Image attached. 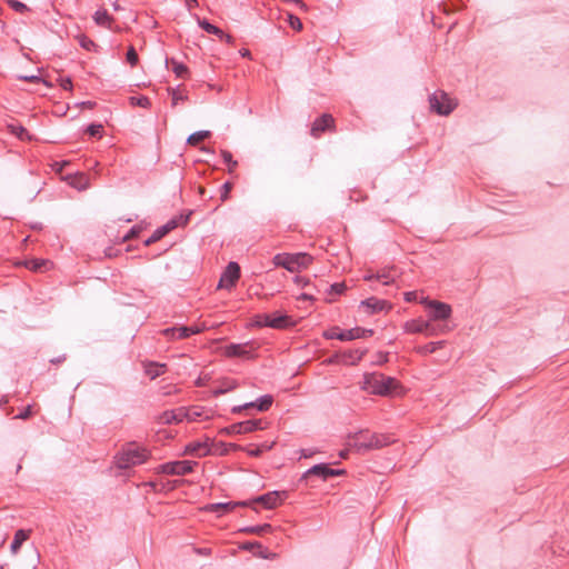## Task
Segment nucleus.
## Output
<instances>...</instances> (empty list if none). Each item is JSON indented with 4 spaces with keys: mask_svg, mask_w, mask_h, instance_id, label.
<instances>
[{
    "mask_svg": "<svg viewBox=\"0 0 569 569\" xmlns=\"http://www.w3.org/2000/svg\"><path fill=\"white\" fill-rule=\"evenodd\" d=\"M400 387L399 382L383 373H366L361 382V388L368 393L378 396H389Z\"/></svg>",
    "mask_w": 569,
    "mask_h": 569,
    "instance_id": "obj_1",
    "label": "nucleus"
},
{
    "mask_svg": "<svg viewBox=\"0 0 569 569\" xmlns=\"http://www.w3.org/2000/svg\"><path fill=\"white\" fill-rule=\"evenodd\" d=\"M149 451L136 442L128 443L117 457V466L120 469H128L141 465L149 458Z\"/></svg>",
    "mask_w": 569,
    "mask_h": 569,
    "instance_id": "obj_2",
    "label": "nucleus"
},
{
    "mask_svg": "<svg viewBox=\"0 0 569 569\" xmlns=\"http://www.w3.org/2000/svg\"><path fill=\"white\" fill-rule=\"evenodd\" d=\"M352 446L358 451H367L371 449H379L385 446L390 445L393 440L387 436L381 433H369L367 431H360L356 433L353 437Z\"/></svg>",
    "mask_w": 569,
    "mask_h": 569,
    "instance_id": "obj_3",
    "label": "nucleus"
},
{
    "mask_svg": "<svg viewBox=\"0 0 569 569\" xmlns=\"http://www.w3.org/2000/svg\"><path fill=\"white\" fill-rule=\"evenodd\" d=\"M313 258L305 252L298 253H279L273 258V263L279 267H283L290 272L298 271L301 268H307Z\"/></svg>",
    "mask_w": 569,
    "mask_h": 569,
    "instance_id": "obj_4",
    "label": "nucleus"
},
{
    "mask_svg": "<svg viewBox=\"0 0 569 569\" xmlns=\"http://www.w3.org/2000/svg\"><path fill=\"white\" fill-rule=\"evenodd\" d=\"M430 109L440 116H449L458 106L443 90H437L429 97Z\"/></svg>",
    "mask_w": 569,
    "mask_h": 569,
    "instance_id": "obj_5",
    "label": "nucleus"
},
{
    "mask_svg": "<svg viewBox=\"0 0 569 569\" xmlns=\"http://www.w3.org/2000/svg\"><path fill=\"white\" fill-rule=\"evenodd\" d=\"M421 302L430 309L428 316L430 320H435L436 322L442 321L449 319L451 316L452 309L448 303L428 299H425Z\"/></svg>",
    "mask_w": 569,
    "mask_h": 569,
    "instance_id": "obj_6",
    "label": "nucleus"
},
{
    "mask_svg": "<svg viewBox=\"0 0 569 569\" xmlns=\"http://www.w3.org/2000/svg\"><path fill=\"white\" fill-rule=\"evenodd\" d=\"M198 462L190 460L166 462L159 467L160 472L166 475L184 476L193 470Z\"/></svg>",
    "mask_w": 569,
    "mask_h": 569,
    "instance_id": "obj_7",
    "label": "nucleus"
},
{
    "mask_svg": "<svg viewBox=\"0 0 569 569\" xmlns=\"http://www.w3.org/2000/svg\"><path fill=\"white\" fill-rule=\"evenodd\" d=\"M239 278H240V267L237 262L231 261L228 263L224 271L222 272L219 283H218V288L230 290L236 286Z\"/></svg>",
    "mask_w": 569,
    "mask_h": 569,
    "instance_id": "obj_8",
    "label": "nucleus"
},
{
    "mask_svg": "<svg viewBox=\"0 0 569 569\" xmlns=\"http://www.w3.org/2000/svg\"><path fill=\"white\" fill-rule=\"evenodd\" d=\"M343 473H345L343 469H332L329 467V465L319 463V465H315L313 467L308 469L303 473L302 479L308 480L309 478L316 476L322 480H328L329 478L337 477V476H340Z\"/></svg>",
    "mask_w": 569,
    "mask_h": 569,
    "instance_id": "obj_9",
    "label": "nucleus"
},
{
    "mask_svg": "<svg viewBox=\"0 0 569 569\" xmlns=\"http://www.w3.org/2000/svg\"><path fill=\"white\" fill-rule=\"evenodd\" d=\"M258 429H263L261 420H247L226 427L221 429L220 433L243 435L256 431Z\"/></svg>",
    "mask_w": 569,
    "mask_h": 569,
    "instance_id": "obj_10",
    "label": "nucleus"
},
{
    "mask_svg": "<svg viewBox=\"0 0 569 569\" xmlns=\"http://www.w3.org/2000/svg\"><path fill=\"white\" fill-rule=\"evenodd\" d=\"M335 128V119L329 113H323L319 118H317L310 130V134L313 138H319L322 132L326 130H332Z\"/></svg>",
    "mask_w": 569,
    "mask_h": 569,
    "instance_id": "obj_11",
    "label": "nucleus"
},
{
    "mask_svg": "<svg viewBox=\"0 0 569 569\" xmlns=\"http://www.w3.org/2000/svg\"><path fill=\"white\" fill-rule=\"evenodd\" d=\"M247 507L249 506V502L241 501V502H217V503H209L207 505L203 510L207 512H216L218 513V517L223 516L227 512H230L234 510L237 507Z\"/></svg>",
    "mask_w": 569,
    "mask_h": 569,
    "instance_id": "obj_12",
    "label": "nucleus"
},
{
    "mask_svg": "<svg viewBox=\"0 0 569 569\" xmlns=\"http://www.w3.org/2000/svg\"><path fill=\"white\" fill-rule=\"evenodd\" d=\"M286 497V492L271 491L257 497L253 502L262 505L267 509H273L282 502Z\"/></svg>",
    "mask_w": 569,
    "mask_h": 569,
    "instance_id": "obj_13",
    "label": "nucleus"
},
{
    "mask_svg": "<svg viewBox=\"0 0 569 569\" xmlns=\"http://www.w3.org/2000/svg\"><path fill=\"white\" fill-rule=\"evenodd\" d=\"M359 331L355 328L341 331L338 327L330 328L323 332L326 339H338L341 341H351L358 339Z\"/></svg>",
    "mask_w": 569,
    "mask_h": 569,
    "instance_id": "obj_14",
    "label": "nucleus"
},
{
    "mask_svg": "<svg viewBox=\"0 0 569 569\" xmlns=\"http://www.w3.org/2000/svg\"><path fill=\"white\" fill-rule=\"evenodd\" d=\"M360 308H363L367 313L373 315L380 311H388L391 308L386 300L378 299L376 297L368 298L360 302Z\"/></svg>",
    "mask_w": 569,
    "mask_h": 569,
    "instance_id": "obj_15",
    "label": "nucleus"
},
{
    "mask_svg": "<svg viewBox=\"0 0 569 569\" xmlns=\"http://www.w3.org/2000/svg\"><path fill=\"white\" fill-rule=\"evenodd\" d=\"M184 453L196 457H204L207 455L212 453V448L210 447V440L206 441H193L186 446Z\"/></svg>",
    "mask_w": 569,
    "mask_h": 569,
    "instance_id": "obj_16",
    "label": "nucleus"
},
{
    "mask_svg": "<svg viewBox=\"0 0 569 569\" xmlns=\"http://www.w3.org/2000/svg\"><path fill=\"white\" fill-rule=\"evenodd\" d=\"M273 402V398L270 395L261 396L257 401L254 402H248L243 406H238L232 409V412H240L243 409L249 408H257L259 411H267Z\"/></svg>",
    "mask_w": 569,
    "mask_h": 569,
    "instance_id": "obj_17",
    "label": "nucleus"
},
{
    "mask_svg": "<svg viewBox=\"0 0 569 569\" xmlns=\"http://www.w3.org/2000/svg\"><path fill=\"white\" fill-rule=\"evenodd\" d=\"M252 350L253 349L249 346V343H243V345L231 343L226 347V356L249 359L252 357Z\"/></svg>",
    "mask_w": 569,
    "mask_h": 569,
    "instance_id": "obj_18",
    "label": "nucleus"
},
{
    "mask_svg": "<svg viewBox=\"0 0 569 569\" xmlns=\"http://www.w3.org/2000/svg\"><path fill=\"white\" fill-rule=\"evenodd\" d=\"M183 415H186L184 408H179L178 410H168L159 416L158 422L162 425L179 423L183 421Z\"/></svg>",
    "mask_w": 569,
    "mask_h": 569,
    "instance_id": "obj_19",
    "label": "nucleus"
},
{
    "mask_svg": "<svg viewBox=\"0 0 569 569\" xmlns=\"http://www.w3.org/2000/svg\"><path fill=\"white\" fill-rule=\"evenodd\" d=\"M295 326V321L287 315L274 313L270 315L268 327L273 329H286Z\"/></svg>",
    "mask_w": 569,
    "mask_h": 569,
    "instance_id": "obj_20",
    "label": "nucleus"
},
{
    "mask_svg": "<svg viewBox=\"0 0 569 569\" xmlns=\"http://www.w3.org/2000/svg\"><path fill=\"white\" fill-rule=\"evenodd\" d=\"M399 273L395 267L383 268L376 273V280L388 286L395 282Z\"/></svg>",
    "mask_w": 569,
    "mask_h": 569,
    "instance_id": "obj_21",
    "label": "nucleus"
},
{
    "mask_svg": "<svg viewBox=\"0 0 569 569\" xmlns=\"http://www.w3.org/2000/svg\"><path fill=\"white\" fill-rule=\"evenodd\" d=\"M365 353H366V350H360V349L343 351V352H341L342 365H356L362 359Z\"/></svg>",
    "mask_w": 569,
    "mask_h": 569,
    "instance_id": "obj_22",
    "label": "nucleus"
},
{
    "mask_svg": "<svg viewBox=\"0 0 569 569\" xmlns=\"http://www.w3.org/2000/svg\"><path fill=\"white\" fill-rule=\"evenodd\" d=\"M30 531L19 529L16 531L13 541L11 542L10 550L16 555L21 548L22 543L29 538Z\"/></svg>",
    "mask_w": 569,
    "mask_h": 569,
    "instance_id": "obj_23",
    "label": "nucleus"
},
{
    "mask_svg": "<svg viewBox=\"0 0 569 569\" xmlns=\"http://www.w3.org/2000/svg\"><path fill=\"white\" fill-rule=\"evenodd\" d=\"M445 345H446L445 340H440V341H436V342H429L427 345L417 347L416 348V352L421 355V356H427V355L433 353L437 350L443 348Z\"/></svg>",
    "mask_w": 569,
    "mask_h": 569,
    "instance_id": "obj_24",
    "label": "nucleus"
},
{
    "mask_svg": "<svg viewBox=\"0 0 569 569\" xmlns=\"http://www.w3.org/2000/svg\"><path fill=\"white\" fill-rule=\"evenodd\" d=\"M7 128L11 134L18 137L20 140H31V136L23 126L19 123H9Z\"/></svg>",
    "mask_w": 569,
    "mask_h": 569,
    "instance_id": "obj_25",
    "label": "nucleus"
},
{
    "mask_svg": "<svg viewBox=\"0 0 569 569\" xmlns=\"http://www.w3.org/2000/svg\"><path fill=\"white\" fill-rule=\"evenodd\" d=\"M166 365L157 363V362H149L144 366V372L148 375L151 379H156L157 377L161 376L164 372Z\"/></svg>",
    "mask_w": 569,
    "mask_h": 569,
    "instance_id": "obj_26",
    "label": "nucleus"
},
{
    "mask_svg": "<svg viewBox=\"0 0 569 569\" xmlns=\"http://www.w3.org/2000/svg\"><path fill=\"white\" fill-rule=\"evenodd\" d=\"M274 442H271V443H268V442H263L259 446H256V447H249V448H243V450L251 457H259L261 456L263 452L266 451H269L272 449Z\"/></svg>",
    "mask_w": 569,
    "mask_h": 569,
    "instance_id": "obj_27",
    "label": "nucleus"
},
{
    "mask_svg": "<svg viewBox=\"0 0 569 569\" xmlns=\"http://www.w3.org/2000/svg\"><path fill=\"white\" fill-rule=\"evenodd\" d=\"M403 330L407 333H422V319H412L403 325Z\"/></svg>",
    "mask_w": 569,
    "mask_h": 569,
    "instance_id": "obj_28",
    "label": "nucleus"
},
{
    "mask_svg": "<svg viewBox=\"0 0 569 569\" xmlns=\"http://www.w3.org/2000/svg\"><path fill=\"white\" fill-rule=\"evenodd\" d=\"M210 136H211V132L208 130L197 131L188 137L187 143L190 146H197L199 142L203 141L204 139L209 138Z\"/></svg>",
    "mask_w": 569,
    "mask_h": 569,
    "instance_id": "obj_29",
    "label": "nucleus"
},
{
    "mask_svg": "<svg viewBox=\"0 0 569 569\" xmlns=\"http://www.w3.org/2000/svg\"><path fill=\"white\" fill-rule=\"evenodd\" d=\"M199 26L208 33L214 34V36L219 37L220 39H222L224 37L223 30H221L220 28L210 23L207 20H199Z\"/></svg>",
    "mask_w": 569,
    "mask_h": 569,
    "instance_id": "obj_30",
    "label": "nucleus"
},
{
    "mask_svg": "<svg viewBox=\"0 0 569 569\" xmlns=\"http://www.w3.org/2000/svg\"><path fill=\"white\" fill-rule=\"evenodd\" d=\"M271 530H272V527L269 523L251 526V527H246V528L241 529L242 532L253 533V535H264L267 532H270Z\"/></svg>",
    "mask_w": 569,
    "mask_h": 569,
    "instance_id": "obj_31",
    "label": "nucleus"
},
{
    "mask_svg": "<svg viewBox=\"0 0 569 569\" xmlns=\"http://www.w3.org/2000/svg\"><path fill=\"white\" fill-rule=\"evenodd\" d=\"M47 264H49V261L43 260V259H32V260L26 261V267L32 271L46 270Z\"/></svg>",
    "mask_w": 569,
    "mask_h": 569,
    "instance_id": "obj_32",
    "label": "nucleus"
},
{
    "mask_svg": "<svg viewBox=\"0 0 569 569\" xmlns=\"http://www.w3.org/2000/svg\"><path fill=\"white\" fill-rule=\"evenodd\" d=\"M171 64H172V71L174 72V74L178 77V78H187L188 74H189V70L187 68L186 64L181 63V62H178L177 60L174 59H171Z\"/></svg>",
    "mask_w": 569,
    "mask_h": 569,
    "instance_id": "obj_33",
    "label": "nucleus"
},
{
    "mask_svg": "<svg viewBox=\"0 0 569 569\" xmlns=\"http://www.w3.org/2000/svg\"><path fill=\"white\" fill-rule=\"evenodd\" d=\"M172 106L176 107L180 101L188 100V96L180 91V86L177 88H169Z\"/></svg>",
    "mask_w": 569,
    "mask_h": 569,
    "instance_id": "obj_34",
    "label": "nucleus"
},
{
    "mask_svg": "<svg viewBox=\"0 0 569 569\" xmlns=\"http://www.w3.org/2000/svg\"><path fill=\"white\" fill-rule=\"evenodd\" d=\"M451 328L447 323H436L433 322L430 328L429 337L439 336L448 333Z\"/></svg>",
    "mask_w": 569,
    "mask_h": 569,
    "instance_id": "obj_35",
    "label": "nucleus"
},
{
    "mask_svg": "<svg viewBox=\"0 0 569 569\" xmlns=\"http://www.w3.org/2000/svg\"><path fill=\"white\" fill-rule=\"evenodd\" d=\"M93 20L99 26H107L112 19L106 10H98L93 16Z\"/></svg>",
    "mask_w": 569,
    "mask_h": 569,
    "instance_id": "obj_36",
    "label": "nucleus"
},
{
    "mask_svg": "<svg viewBox=\"0 0 569 569\" xmlns=\"http://www.w3.org/2000/svg\"><path fill=\"white\" fill-rule=\"evenodd\" d=\"M130 103L132 106H139L141 108H150V106H151L150 99L144 96L130 97Z\"/></svg>",
    "mask_w": 569,
    "mask_h": 569,
    "instance_id": "obj_37",
    "label": "nucleus"
},
{
    "mask_svg": "<svg viewBox=\"0 0 569 569\" xmlns=\"http://www.w3.org/2000/svg\"><path fill=\"white\" fill-rule=\"evenodd\" d=\"M78 40H79V44L81 46V48H83L88 51H92L97 48V44L84 34L79 36Z\"/></svg>",
    "mask_w": 569,
    "mask_h": 569,
    "instance_id": "obj_38",
    "label": "nucleus"
},
{
    "mask_svg": "<svg viewBox=\"0 0 569 569\" xmlns=\"http://www.w3.org/2000/svg\"><path fill=\"white\" fill-rule=\"evenodd\" d=\"M103 131V126L100 123H91L88 126L86 132L91 137L101 138Z\"/></svg>",
    "mask_w": 569,
    "mask_h": 569,
    "instance_id": "obj_39",
    "label": "nucleus"
},
{
    "mask_svg": "<svg viewBox=\"0 0 569 569\" xmlns=\"http://www.w3.org/2000/svg\"><path fill=\"white\" fill-rule=\"evenodd\" d=\"M221 156L224 163L228 164L229 171H232L237 167L238 162L232 159L231 152L228 150H221Z\"/></svg>",
    "mask_w": 569,
    "mask_h": 569,
    "instance_id": "obj_40",
    "label": "nucleus"
},
{
    "mask_svg": "<svg viewBox=\"0 0 569 569\" xmlns=\"http://www.w3.org/2000/svg\"><path fill=\"white\" fill-rule=\"evenodd\" d=\"M7 3L10 6L11 9L19 13H24L29 11V8L19 0H7Z\"/></svg>",
    "mask_w": 569,
    "mask_h": 569,
    "instance_id": "obj_41",
    "label": "nucleus"
},
{
    "mask_svg": "<svg viewBox=\"0 0 569 569\" xmlns=\"http://www.w3.org/2000/svg\"><path fill=\"white\" fill-rule=\"evenodd\" d=\"M126 58L131 67H136L139 61L138 53L133 47L128 49Z\"/></svg>",
    "mask_w": 569,
    "mask_h": 569,
    "instance_id": "obj_42",
    "label": "nucleus"
},
{
    "mask_svg": "<svg viewBox=\"0 0 569 569\" xmlns=\"http://www.w3.org/2000/svg\"><path fill=\"white\" fill-rule=\"evenodd\" d=\"M164 237L160 228H157L153 233L144 241V246H150Z\"/></svg>",
    "mask_w": 569,
    "mask_h": 569,
    "instance_id": "obj_43",
    "label": "nucleus"
},
{
    "mask_svg": "<svg viewBox=\"0 0 569 569\" xmlns=\"http://www.w3.org/2000/svg\"><path fill=\"white\" fill-rule=\"evenodd\" d=\"M184 413H186V415H183L184 419L190 420V421H194L201 416V412L197 408H191V409L184 408Z\"/></svg>",
    "mask_w": 569,
    "mask_h": 569,
    "instance_id": "obj_44",
    "label": "nucleus"
},
{
    "mask_svg": "<svg viewBox=\"0 0 569 569\" xmlns=\"http://www.w3.org/2000/svg\"><path fill=\"white\" fill-rule=\"evenodd\" d=\"M269 321H270V315H268V313L257 315L254 318V322L259 327H268Z\"/></svg>",
    "mask_w": 569,
    "mask_h": 569,
    "instance_id": "obj_45",
    "label": "nucleus"
},
{
    "mask_svg": "<svg viewBox=\"0 0 569 569\" xmlns=\"http://www.w3.org/2000/svg\"><path fill=\"white\" fill-rule=\"evenodd\" d=\"M231 189H232L231 182L227 181L222 184L221 194H220L222 201H226L228 199Z\"/></svg>",
    "mask_w": 569,
    "mask_h": 569,
    "instance_id": "obj_46",
    "label": "nucleus"
},
{
    "mask_svg": "<svg viewBox=\"0 0 569 569\" xmlns=\"http://www.w3.org/2000/svg\"><path fill=\"white\" fill-rule=\"evenodd\" d=\"M178 227V222L176 220L170 219L166 224L159 227L164 236L176 229Z\"/></svg>",
    "mask_w": 569,
    "mask_h": 569,
    "instance_id": "obj_47",
    "label": "nucleus"
},
{
    "mask_svg": "<svg viewBox=\"0 0 569 569\" xmlns=\"http://www.w3.org/2000/svg\"><path fill=\"white\" fill-rule=\"evenodd\" d=\"M178 227V222L176 220L170 219L166 224L159 227L164 236L176 229Z\"/></svg>",
    "mask_w": 569,
    "mask_h": 569,
    "instance_id": "obj_48",
    "label": "nucleus"
},
{
    "mask_svg": "<svg viewBox=\"0 0 569 569\" xmlns=\"http://www.w3.org/2000/svg\"><path fill=\"white\" fill-rule=\"evenodd\" d=\"M347 289L343 282H337L330 286V293L341 295Z\"/></svg>",
    "mask_w": 569,
    "mask_h": 569,
    "instance_id": "obj_49",
    "label": "nucleus"
},
{
    "mask_svg": "<svg viewBox=\"0 0 569 569\" xmlns=\"http://www.w3.org/2000/svg\"><path fill=\"white\" fill-rule=\"evenodd\" d=\"M176 332H177V339H186V338L190 337L188 327H186V326L176 327Z\"/></svg>",
    "mask_w": 569,
    "mask_h": 569,
    "instance_id": "obj_50",
    "label": "nucleus"
},
{
    "mask_svg": "<svg viewBox=\"0 0 569 569\" xmlns=\"http://www.w3.org/2000/svg\"><path fill=\"white\" fill-rule=\"evenodd\" d=\"M191 212H188L186 214H180L178 217L172 218V220H176L179 226H184L188 223Z\"/></svg>",
    "mask_w": 569,
    "mask_h": 569,
    "instance_id": "obj_51",
    "label": "nucleus"
},
{
    "mask_svg": "<svg viewBox=\"0 0 569 569\" xmlns=\"http://www.w3.org/2000/svg\"><path fill=\"white\" fill-rule=\"evenodd\" d=\"M355 330L359 331L358 339L371 337L373 335L372 329H365V328L356 327Z\"/></svg>",
    "mask_w": 569,
    "mask_h": 569,
    "instance_id": "obj_52",
    "label": "nucleus"
},
{
    "mask_svg": "<svg viewBox=\"0 0 569 569\" xmlns=\"http://www.w3.org/2000/svg\"><path fill=\"white\" fill-rule=\"evenodd\" d=\"M32 416V407L28 406L23 411H21L16 418L26 420Z\"/></svg>",
    "mask_w": 569,
    "mask_h": 569,
    "instance_id": "obj_53",
    "label": "nucleus"
},
{
    "mask_svg": "<svg viewBox=\"0 0 569 569\" xmlns=\"http://www.w3.org/2000/svg\"><path fill=\"white\" fill-rule=\"evenodd\" d=\"M162 335L169 339H177L176 327L166 328L162 330Z\"/></svg>",
    "mask_w": 569,
    "mask_h": 569,
    "instance_id": "obj_54",
    "label": "nucleus"
},
{
    "mask_svg": "<svg viewBox=\"0 0 569 569\" xmlns=\"http://www.w3.org/2000/svg\"><path fill=\"white\" fill-rule=\"evenodd\" d=\"M436 322L435 320H430V318L428 317V320H423L422 319V329H423V332L426 336H429L430 333V328L432 326V323Z\"/></svg>",
    "mask_w": 569,
    "mask_h": 569,
    "instance_id": "obj_55",
    "label": "nucleus"
},
{
    "mask_svg": "<svg viewBox=\"0 0 569 569\" xmlns=\"http://www.w3.org/2000/svg\"><path fill=\"white\" fill-rule=\"evenodd\" d=\"M290 24L296 30H301L302 29V23H301V21H300V19L298 17L290 16Z\"/></svg>",
    "mask_w": 569,
    "mask_h": 569,
    "instance_id": "obj_56",
    "label": "nucleus"
},
{
    "mask_svg": "<svg viewBox=\"0 0 569 569\" xmlns=\"http://www.w3.org/2000/svg\"><path fill=\"white\" fill-rule=\"evenodd\" d=\"M212 446H214V443L210 442V447H212ZM226 446L227 445L224 442H219L218 445H216L217 448L214 450H212V452L219 451L220 455H223L224 452H227Z\"/></svg>",
    "mask_w": 569,
    "mask_h": 569,
    "instance_id": "obj_57",
    "label": "nucleus"
},
{
    "mask_svg": "<svg viewBox=\"0 0 569 569\" xmlns=\"http://www.w3.org/2000/svg\"><path fill=\"white\" fill-rule=\"evenodd\" d=\"M60 86L62 87V89L64 90H71L72 89V81L70 78H62L60 80Z\"/></svg>",
    "mask_w": 569,
    "mask_h": 569,
    "instance_id": "obj_58",
    "label": "nucleus"
},
{
    "mask_svg": "<svg viewBox=\"0 0 569 569\" xmlns=\"http://www.w3.org/2000/svg\"><path fill=\"white\" fill-rule=\"evenodd\" d=\"M329 363H342L341 352H337L328 359Z\"/></svg>",
    "mask_w": 569,
    "mask_h": 569,
    "instance_id": "obj_59",
    "label": "nucleus"
},
{
    "mask_svg": "<svg viewBox=\"0 0 569 569\" xmlns=\"http://www.w3.org/2000/svg\"><path fill=\"white\" fill-rule=\"evenodd\" d=\"M204 330V327L200 326H190L188 327L189 336L200 333Z\"/></svg>",
    "mask_w": 569,
    "mask_h": 569,
    "instance_id": "obj_60",
    "label": "nucleus"
},
{
    "mask_svg": "<svg viewBox=\"0 0 569 569\" xmlns=\"http://www.w3.org/2000/svg\"><path fill=\"white\" fill-rule=\"evenodd\" d=\"M242 548L246 550H252L254 548H261V545L258 541L246 542L243 543Z\"/></svg>",
    "mask_w": 569,
    "mask_h": 569,
    "instance_id": "obj_61",
    "label": "nucleus"
},
{
    "mask_svg": "<svg viewBox=\"0 0 569 569\" xmlns=\"http://www.w3.org/2000/svg\"><path fill=\"white\" fill-rule=\"evenodd\" d=\"M282 1L286 3L296 4L297 7L303 9V10H307V6L305 4V2L302 0H282Z\"/></svg>",
    "mask_w": 569,
    "mask_h": 569,
    "instance_id": "obj_62",
    "label": "nucleus"
},
{
    "mask_svg": "<svg viewBox=\"0 0 569 569\" xmlns=\"http://www.w3.org/2000/svg\"><path fill=\"white\" fill-rule=\"evenodd\" d=\"M295 282H296L297 284H299V286H303V287H305V286H307V284L309 283V280H307V279H305V278H302V277L297 276V277L295 278Z\"/></svg>",
    "mask_w": 569,
    "mask_h": 569,
    "instance_id": "obj_63",
    "label": "nucleus"
},
{
    "mask_svg": "<svg viewBox=\"0 0 569 569\" xmlns=\"http://www.w3.org/2000/svg\"><path fill=\"white\" fill-rule=\"evenodd\" d=\"M405 299L406 301L410 302V301H413L416 299V292L411 291V292H406L405 293Z\"/></svg>",
    "mask_w": 569,
    "mask_h": 569,
    "instance_id": "obj_64",
    "label": "nucleus"
}]
</instances>
